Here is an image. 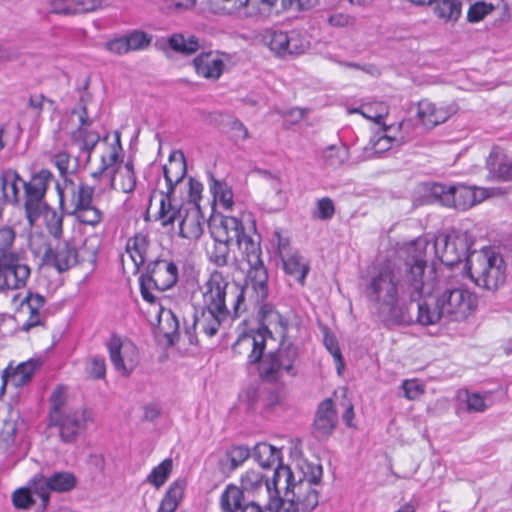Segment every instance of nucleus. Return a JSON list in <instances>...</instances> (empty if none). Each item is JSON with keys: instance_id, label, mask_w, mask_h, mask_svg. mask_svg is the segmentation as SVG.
Segmentation results:
<instances>
[{"instance_id": "f257e3e1", "label": "nucleus", "mask_w": 512, "mask_h": 512, "mask_svg": "<svg viewBox=\"0 0 512 512\" xmlns=\"http://www.w3.org/2000/svg\"><path fill=\"white\" fill-rule=\"evenodd\" d=\"M428 245L424 239L416 240L407 248V256L401 265L380 270L367 283L365 296L376 308L385 326L445 323L436 296L417 304L416 318L411 312L413 302L430 295L434 290L433 280L425 274Z\"/></svg>"}, {"instance_id": "f03ea898", "label": "nucleus", "mask_w": 512, "mask_h": 512, "mask_svg": "<svg viewBox=\"0 0 512 512\" xmlns=\"http://www.w3.org/2000/svg\"><path fill=\"white\" fill-rule=\"evenodd\" d=\"M266 299L258 301L255 297L260 304L257 315L259 327L242 334L232 349L239 354L248 352L247 362L258 364L261 380L276 383L283 373L296 376L294 363L299 353L298 347L288 339L287 319L272 304L266 303Z\"/></svg>"}, {"instance_id": "7ed1b4c3", "label": "nucleus", "mask_w": 512, "mask_h": 512, "mask_svg": "<svg viewBox=\"0 0 512 512\" xmlns=\"http://www.w3.org/2000/svg\"><path fill=\"white\" fill-rule=\"evenodd\" d=\"M323 467L318 462L301 459L295 470L287 465L275 468L266 508L269 512H312L319 504Z\"/></svg>"}, {"instance_id": "20e7f679", "label": "nucleus", "mask_w": 512, "mask_h": 512, "mask_svg": "<svg viewBox=\"0 0 512 512\" xmlns=\"http://www.w3.org/2000/svg\"><path fill=\"white\" fill-rule=\"evenodd\" d=\"M206 290L203 293V305L194 308L193 324L186 327L185 334L190 344L198 342L195 330L199 329L208 337L217 334L220 326L230 316L226 305L227 295L234 297L233 317L237 318L245 311V287L236 284L230 285L222 272L213 271L205 284Z\"/></svg>"}, {"instance_id": "39448f33", "label": "nucleus", "mask_w": 512, "mask_h": 512, "mask_svg": "<svg viewBox=\"0 0 512 512\" xmlns=\"http://www.w3.org/2000/svg\"><path fill=\"white\" fill-rule=\"evenodd\" d=\"M16 232L0 227V293L25 288L31 275L26 251L15 247Z\"/></svg>"}, {"instance_id": "423d86ee", "label": "nucleus", "mask_w": 512, "mask_h": 512, "mask_svg": "<svg viewBox=\"0 0 512 512\" xmlns=\"http://www.w3.org/2000/svg\"><path fill=\"white\" fill-rule=\"evenodd\" d=\"M178 281V267L172 259L162 254L149 259L144 264V271L139 277L140 293L142 298L150 303H158V298L152 290L166 291Z\"/></svg>"}, {"instance_id": "0eeeda50", "label": "nucleus", "mask_w": 512, "mask_h": 512, "mask_svg": "<svg viewBox=\"0 0 512 512\" xmlns=\"http://www.w3.org/2000/svg\"><path fill=\"white\" fill-rule=\"evenodd\" d=\"M236 243L243 259L249 264L245 278L246 288L256 294L258 301L264 300L269 295L268 272L261 258L260 242L245 233Z\"/></svg>"}, {"instance_id": "6e6552de", "label": "nucleus", "mask_w": 512, "mask_h": 512, "mask_svg": "<svg viewBox=\"0 0 512 512\" xmlns=\"http://www.w3.org/2000/svg\"><path fill=\"white\" fill-rule=\"evenodd\" d=\"M506 266L500 254L489 249L478 252L468 260V275L479 287L495 291L505 282Z\"/></svg>"}, {"instance_id": "1a4fd4ad", "label": "nucleus", "mask_w": 512, "mask_h": 512, "mask_svg": "<svg viewBox=\"0 0 512 512\" xmlns=\"http://www.w3.org/2000/svg\"><path fill=\"white\" fill-rule=\"evenodd\" d=\"M473 240L467 231L453 229L447 234L436 237L433 249L439 260L446 266L453 267L462 261L474 258L476 252H470Z\"/></svg>"}, {"instance_id": "9d476101", "label": "nucleus", "mask_w": 512, "mask_h": 512, "mask_svg": "<svg viewBox=\"0 0 512 512\" xmlns=\"http://www.w3.org/2000/svg\"><path fill=\"white\" fill-rule=\"evenodd\" d=\"M430 196L443 206L466 211L486 198V191L476 186L465 184L432 183L429 187Z\"/></svg>"}, {"instance_id": "9b49d317", "label": "nucleus", "mask_w": 512, "mask_h": 512, "mask_svg": "<svg viewBox=\"0 0 512 512\" xmlns=\"http://www.w3.org/2000/svg\"><path fill=\"white\" fill-rule=\"evenodd\" d=\"M438 305L443 310L445 323L459 322L468 318L478 305L475 294L467 289L456 287L446 288L436 295Z\"/></svg>"}, {"instance_id": "f8f14e48", "label": "nucleus", "mask_w": 512, "mask_h": 512, "mask_svg": "<svg viewBox=\"0 0 512 512\" xmlns=\"http://www.w3.org/2000/svg\"><path fill=\"white\" fill-rule=\"evenodd\" d=\"M52 180L53 174L47 169H41L33 174L29 181H23L24 208L30 224H33L41 216L43 205L47 204L44 198Z\"/></svg>"}, {"instance_id": "ddd939ff", "label": "nucleus", "mask_w": 512, "mask_h": 512, "mask_svg": "<svg viewBox=\"0 0 512 512\" xmlns=\"http://www.w3.org/2000/svg\"><path fill=\"white\" fill-rule=\"evenodd\" d=\"M92 421V413L85 407L69 410L55 415L49 420V426L58 429L60 440L65 444H74L85 433L88 422Z\"/></svg>"}, {"instance_id": "4468645a", "label": "nucleus", "mask_w": 512, "mask_h": 512, "mask_svg": "<svg viewBox=\"0 0 512 512\" xmlns=\"http://www.w3.org/2000/svg\"><path fill=\"white\" fill-rule=\"evenodd\" d=\"M34 493L41 500L43 509H46L50 500V492H68L76 487L77 479L71 472H56L46 478L42 474H36L30 481Z\"/></svg>"}, {"instance_id": "2eb2a0df", "label": "nucleus", "mask_w": 512, "mask_h": 512, "mask_svg": "<svg viewBox=\"0 0 512 512\" xmlns=\"http://www.w3.org/2000/svg\"><path fill=\"white\" fill-rule=\"evenodd\" d=\"M262 41L275 55L280 57L301 54L306 48L296 31L284 32L269 28L263 31Z\"/></svg>"}, {"instance_id": "dca6fc26", "label": "nucleus", "mask_w": 512, "mask_h": 512, "mask_svg": "<svg viewBox=\"0 0 512 512\" xmlns=\"http://www.w3.org/2000/svg\"><path fill=\"white\" fill-rule=\"evenodd\" d=\"M107 348L114 368L128 376L137 365L136 348L130 343H122L116 336L111 337Z\"/></svg>"}, {"instance_id": "f3484780", "label": "nucleus", "mask_w": 512, "mask_h": 512, "mask_svg": "<svg viewBox=\"0 0 512 512\" xmlns=\"http://www.w3.org/2000/svg\"><path fill=\"white\" fill-rule=\"evenodd\" d=\"M47 265L54 266L57 271L64 272L79 263L78 251L73 241H65L56 250L47 244L42 257Z\"/></svg>"}, {"instance_id": "a211bd4d", "label": "nucleus", "mask_w": 512, "mask_h": 512, "mask_svg": "<svg viewBox=\"0 0 512 512\" xmlns=\"http://www.w3.org/2000/svg\"><path fill=\"white\" fill-rule=\"evenodd\" d=\"M338 422L337 411L332 399L323 400L316 411L312 435L318 440H327L334 432Z\"/></svg>"}, {"instance_id": "6ab92c4d", "label": "nucleus", "mask_w": 512, "mask_h": 512, "mask_svg": "<svg viewBox=\"0 0 512 512\" xmlns=\"http://www.w3.org/2000/svg\"><path fill=\"white\" fill-rule=\"evenodd\" d=\"M220 508L222 512H264L254 499H247L234 484L227 485L221 494Z\"/></svg>"}, {"instance_id": "aec40b11", "label": "nucleus", "mask_w": 512, "mask_h": 512, "mask_svg": "<svg viewBox=\"0 0 512 512\" xmlns=\"http://www.w3.org/2000/svg\"><path fill=\"white\" fill-rule=\"evenodd\" d=\"M210 233L212 238H218L231 243L233 240L236 242L243 237L245 227L240 219L233 216H219V223L217 218H213L209 222Z\"/></svg>"}, {"instance_id": "412c9836", "label": "nucleus", "mask_w": 512, "mask_h": 512, "mask_svg": "<svg viewBox=\"0 0 512 512\" xmlns=\"http://www.w3.org/2000/svg\"><path fill=\"white\" fill-rule=\"evenodd\" d=\"M46 299L38 293L28 292L24 299L21 301V310L28 313V319L23 323L22 330L25 332L30 331L37 326H44L46 313L44 306Z\"/></svg>"}, {"instance_id": "4be33fe9", "label": "nucleus", "mask_w": 512, "mask_h": 512, "mask_svg": "<svg viewBox=\"0 0 512 512\" xmlns=\"http://www.w3.org/2000/svg\"><path fill=\"white\" fill-rule=\"evenodd\" d=\"M39 366L38 361L28 360L18 364L16 367L9 365L2 374V384L0 387V396L4 394L6 385L10 382L14 387H23L29 383Z\"/></svg>"}, {"instance_id": "5701e85b", "label": "nucleus", "mask_w": 512, "mask_h": 512, "mask_svg": "<svg viewBox=\"0 0 512 512\" xmlns=\"http://www.w3.org/2000/svg\"><path fill=\"white\" fill-rule=\"evenodd\" d=\"M23 179L14 169H5L0 174V218L6 205L19 204L18 182L23 183Z\"/></svg>"}, {"instance_id": "b1692460", "label": "nucleus", "mask_w": 512, "mask_h": 512, "mask_svg": "<svg viewBox=\"0 0 512 512\" xmlns=\"http://www.w3.org/2000/svg\"><path fill=\"white\" fill-rule=\"evenodd\" d=\"M489 178L498 182H512V153L493 150L486 163Z\"/></svg>"}, {"instance_id": "393cba45", "label": "nucleus", "mask_w": 512, "mask_h": 512, "mask_svg": "<svg viewBox=\"0 0 512 512\" xmlns=\"http://www.w3.org/2000/svg\"><path fill=\"white\" fill-rule=\"evenodd\" d=\"M101 0H50L49 13L70 16L96 10Z\"/></svg>"}, {"instance_id": "a878e982", "label": "nucleus", "mask_w": 512, "mask_h": 512, "mask_svg": "<svg viewBox=\"0 0 512 512\" xmlns=\"http://www.w3.org/2000/svg\"><path fill=\"white\" fill-rule=\"evenodd\" d=\"M203 234V216L200 207H192L185 210L179 223V236L181 238L196 241Z\"/></svg>"}, {"instance_id": "bb28decb", "label": "nucleus", "mask_w": 512, "mask_h": 512, "mask_svg": "<svg viewBox=\"0 0 512 512\" xmlns=\"http://www.w3.org/2000/svg\"><path fill=\"white\" fill-rule=\"evenodd\" d=\"M196 73L207 79H218L224 69V62L212 52H203L193 60Z\"/></svg>"}, {"instance_id": "cd10ccee", "label": "nucleus", "mask_w": 512, "mask_h": 512, "mask_svg": "<svg viewBox=\"0 0 512 512\" xmlns=\"http://www.w3.org/2000/svg\"><path fill=\"white\" fill-rule=\"evenodd\" d=\"M238 488L243 491L244 496H246V494L254 496L261 492H265L270 496L271 493H273L272 480L268 481L264 479V476L260 472L254 470L247 471L241 477V487Z\"/></svg>"}, {"instance_id": "c85d7f7f", "label": "nucleus", "mask_w": 512, "mask_h": 512, "mask_svg": "<svg viewBox=\"0 0 512 512\" xmlns=\"http://www.w3.org/2000/svg\"><path fill=\"white\" fill-rule=\"evenodd\" d=\"M187 174V164L184 154L181 151H174L170 154L168 164L163 166V176L166 182H182Z\"/></svg>"}, {"instance_id": "c756f323", "label": "nucleus", "mask_w": 512, "mask_h": 512, "mask_svg": "<svg viewBox=\"0 0 512 512\" xmlns=\"http://www.w3.org/2000/svg\"><path fill=\"white\" fill-rule=\"evenodd\" d=\"M434 15L446 23H456L462 15L461 0H435L433 2Z\"/></svg>"}, {"instance_id": "7c9ffc66", "label": "nucleus", "mask_w": 512, "mask_h": 512, "mask_svg": "<svg viewBox=\"0 0 512 512\" xmlns=\"http://www.w3.org/2000/svg\"><path fill=\"white\" fill-rule=\"evenodd\" d=\"M252 456L263 468H270L274 464H277L276 468L280 465H284L282 463L281 451L268 443L263 442L256 444Z\"/></svg>"}, {"instance_id": "2f4dec72", "label": "nucleus", "mask_w": 512, "mask_h": 512, "mask_svg": "<svg viewBox=\"0 0 512 512\" xmlns=\"http://www.w3.org/2000/svg\"><path fill=\"white\" fill-rule=\"evenodd\" d=\"M281 255L285 272L294 276L303 286L310 271L309 264L303 261V257L298 252L285 256L281 250Z\"/></svg>"}, {"instance_id": "473e14b6", "label": "nucleus", "mask_w": 512, "mask_h": 512, "mask_svg": "<svg viewBox=\"0 0 512 512\" xmlns=\"http://www.w3.org/2000/svg\"><path fill=\"white\" fill-rule=\"evenodd\" d=\"M158 329L169 343L173 344L178 339L179 321L176 315L170 309H164L162 306L158 312Z\"/></svg>"}, {"instance_id": "72a5a7b5", "label": "nucleus", "mask_w": 512, "mask_h": 512, "mask_svg": "<svg viewBox=\"0 0 512 512\" xmlns=\"http://www.w3.org/2000/svg\"><path fill=\"white\" fill-rule=\"evenodd\" d=\"M149 237L144 233H137L127 242V250L137 268L144 265L148 257Z\"/></svg>"}, {"instance_id": "f704fd0d", "label": "nucleus", "mask_w": 512, "mask_h": 512, "mask_svg": "<svg viewBox=\"0 0 512 512\" xmlns=\"http://www.w3.org/2000/svg\"><path fill=\"white\" fill-rule=\"evenodd\" d=\"M278 2L281 3V0H247L235 12L242 11V14L246 17L266 18L271 14L272 9L278 6ZM231 13H234V11Z\"/></svg>"}, {"instance_id": "c9c22d12", "label": "nucleus", "mask_w": 512, "mask_h": 512, "mask_svg": "<svg viewBox=\"0 0 512 512\" xmlns=\"http://www.w3.org/2000/svg\"><path fill=\"white\" fill-rule=\"evenodd\" d=\"M167 45L174 52L185 56H190L201 48L200 41L196 36L185 37L181 33L172 34L167 40Z\"/></svg>"}, {"instance_id": "e433bc0d", "label": "nucleus", "mask_w": 512, "mask_h": 512, "mask_svg": "<svg viewBox=\"0 0 512 512\" xmlns=\"http://www.w3.org/2000/svg\"><path fill=\"white\" fill-rule=\"evenodd\" d=\"M185 485L184 480H177L170 484L157 512H175L184 495Z\"/></svg>"}, {"instance_id": "4c0bfd02", "label": "nucleus", "mask_w": 512, "mask_h": 512, "mask_svg": "<svg viewBox=\"0 0 512 512\" xmlns=\"http://www.w3.org/2000/svg\"><path fill=\"white\" fill-rule=\"evenodd\" d=\"M71 140L80 146L82 151L87 152V160L100 140V135L95 131H89L84 127H78L71 134Z\"/></svg>"}, {"instance_id": "58836bf2", "label": "nucleus", "mask_w": 512, "mask_h": 512, "mask_svg": "<svg viewBox=\"0 0 512 512\" xmlns=\"http://www.w3.org/2000/svg\"><path fill=\"white\" fill-rule=\"evenodd\" d=\"M48 233L55 239H60L63 236V219L64 214L56 211L54 208L47 204L43 205L42 214Z\"/></svg>"}, {"instance_id": "ea45409f", "label": "nucleus", "mask_w": 512, "mask_h": 512, "mask_svg": "<svg viewBox=\"0 0 512 512\" xmlns=\"http://www.w3.org/2000/svg\"><path fill=\"white\" fill-rule=\"evenodd\" d=\"M173 199L161 198L160 208L156 215V220H159L163 227L173 225L174 222L182 217V206L173 203Z\"/></svg>"}, {"instance_id": "a19ab883", "label": "nucleus", "mask_w": 512, "mask_h": 512, "mask_svg": "<svg viewBox=\"0 0 512 512\" xmlns=\"http://www.w3.org/2000/svg\"><path fill=\"white\" fill-rule=\"evenodd\" d=\"M94 186H89L85 183H80L72 190L71 212H78L93 204Z\"/></svg>"}, {"instance_id": "79ce46f5", "label": "nucleus", "mask_w": 512, "mask_h": 512, "mask_svg": "<svg viewBox=\"0 0 512 512\" xmlns=\"http://www.w3.org/2000/svg\"><path fill=\"white\" fill-rule=\"evenodd\" d=\"M251 453L246 446H235L227 450L225 459L220 461L223 470L231 472L241 466L249 457Z\"/></svg>"}, {"instance_id": "37998d69", "label": "nucleus", "mask_w": 512, "mask_h": 512, "mask_svg": "<svg viewBox=\"0 0 512 512\" xmlns=\"http://www.w3.org/2000/svg\"><path fill=\"white\" fill-rule=\"evenodd\" d=\"M210 191L215 200H219L225 209H231L233 206V193L226 183L218 181L213 175H210Z\"/></svg>"}, {"instance_id": "c03bdc74", "label": "nucleus", "mask_w": 512, "mask_h": 512, "mask_svg": "<svg viewBox=\"0 0 512 512\" xmlns=\"http://www.w3.org/2000/svg\"><path fill=\"white\" fill-rule=\"evenodd\" d=\"M214 244L211 250L208 251L209 261L218 267L228 265V257L230 253V243L218 238H213Z\"/></svg>"}, {"instance_id": "a18cd8bd", "label": "nucleus", "mask_w": 512, "mask_h": 512, "mask_svg": "<svg viewBox=\"0 0 512 512\" xmlns=\"http://www.w3.org/2000/svg\"><path fill=\"white\" fill-rule=\"evenodd\" d=\"M322 158L327 166L340 167L348 159V149L345 146L331 145L323 151Z\"/></svg>"}, {"instance_id": "49530a36", "label": "nucleus", "mask_w": 512, "mask_h": 512, "mask_svg": "<svg viewBox=\"0 0 512 512\" xmlns=\"http://www.w3.org/2000/svg\"><path fill=\"white\" fill-rule=\"evenodd\" d=\"M172 460L165 459L158 466L154 467L147 476V482L155 486L161 487L168 479L172 470Z\"/></svg>"}, {"instance_id": "de8ad7c7", "label": "nucleus", "mask_w": 512, "mask_h": 512, "mask_svg": "<svg viewBox=\"0 0 512 512\" xmlns=\"http://www.w3.org/2000/svg\"><path fill=\"white\" fill-rule=\"evenodd\" d=\"M51 407L49 411V420L54 418L57 414L58 416L69 411L73 410V408L65 407L66 402V391L65 388L59 385L51 394L49 398Z\"/></svg>"}, {"instance_id": "09e8293b", "label": "nucleus", "mask_w": 512, "mask_h": 512, "mask_svg": "<svg viewBox=\"0 0 512 512\" xmlns=\"http://www.w3.org/2000/svg\"><path fill=\"white\" fill-rule=\"evenodd\" d=\"M418 117L426 126L434 127L446 120V117H436V106L428 101H421L418 106Z\"/></svg>"}, {"instance_id": "8fccbe9b", "label": "nucleus", "mask_w": 512, "mask_h": 512, "mask_svg": "<svg viewBox=\"0 0 512 512\" xmlns=\"http://www.w3.org/2000/svg\"><path fill=\"white\" fill-rule=\"evenodd\" d=\"M128 51H138L147 48L152 36L142 30H133L125 35Z\"/></svg>"}, {"instance_id": "3c124183", "label": "nucleus", "mask_w": 512, "mask_h": 512, "mask_svg": "<svg viewBox=\"0 0 512 512\" xmlns=\"http://www.w3.org/2000/svg\"><path fill=\"white\" fill-rule=\"evenodd\" d=\"M33 488L21 487L12 493V503L16 509L29 510L34 504L35 500L32 496Z\"/></svg>"}, {"instance_id": "603ef678", "label": "nucleus", "mask_w": 512, "mask_h": 512, "mask_svg": "<svg viewBox=\"0 0 512 512\" xmlns=\"http://www.w3.org/2000/svg\"><path fill=\"white\" fill-rule=\"evenodd\" d=\"M70 215L74 216L80 223L92 227L97 226L103 217L102 212L93 204L81 211L70 212Z\"/></svg>"}, {"instance_id": "864d4df0", "label": "nucleus", "mask_w": 512, "mask_h": 512, "mask_svg": "<svg viewBox=\"0 0 512 512\" xmlns=\"http://www.w3.org/2000/svg\"><path fill=\"white\" fill-rule=\"evenodd\" d=\"M495 6L492 3L478 1L470 5L467 12V21L469 23H478L489 15Z\"/></svg>"}, {"instance_id": "5fc2aeb1", "label": "nucleus", "mask_w": 512, "mask_h": 512, "mask_svg": "<svg viewBox=\"0 0 512 512\" xmlns=\"http://www.w3.org/2000/svg\"><path fill=\"white\" fill-rule=\"evenodd\" d=\"M263 396L264 389L256 386H249L241 395V401L245 404L248 411H253L258 407Z\"/></svg>"}, {"instance_id": "6e6d98bb", "label": "nucleus", "mask_w": 512, "mask_h": 512, "mask_svg": "<svg viewBox=\"0 0 512 512\" xmlns=\"http://www.w3.org/2000/svg\"><path fill=\"white\" fill-rule=\"evenodd\" d=\"M326 21L335 28H354L356 25V17L342 12L330 14Z\"/></svg>"}, {"instance_id": "4d7b16f0", "label": "nucleus", "mask_w": 512, "mask_h": 512, "mask_svg": "<svg viewBox=\"0 0 512 512\" xmlns=\"http://www.w3.org/2000/svg\"><path fill=\"white\" fill-rule=\"evenodd\" d=\"M117 172V168H109L106 165V156H101V166L97 171L91 173V177L95 181H101L102 179H107L110 187L114 188L115 183V175Z\"/></svg>"}, {"instance_id": "13d9d810", "label": "nucleus", "mask_w": 512, "mask_h": 512, "mask_svg": "<svg viewBox=\"0 0 512 512\" xmlns=\"http://www.w3.org/2000/svg\"><path fill=\"white\" fill-rule=\"evenodd\" d=\"M334 213L335 206L333 201L329 197H324L318 200L313 216L321 220H329L333 217Z\"/></svg>"}, {"instance_id": "bf43d9fd", "label": "nucleus", "mask_w": 512, "mask_h": 512, "mask_svg": "<svg viewBox=\"0 0 512 512\" xmlns=\"http://www.w3.org/2000/svg\"><path fill=\"white\" fill-rule=\"evenodd\" d=\"M88 375L93 379H102L106 375V364L103 357H91L86 368Z\"/></svg>"}, {"instance_id": "052dcab7", "label": "nucleus", "mask_w": 512, "mask_h": 512, "mask_svg": "<svg viewBox=\"0 0 512 512\" xmlns=\"http://www.w3.org/2000/svg\"><path fill=\"white\" fill-rule=\"evenodd\" d=\"M401 387L404 392V397L409 400L418 398L424 392L423 386L416 380H405Z\"/></svg>"}, {"instance_id": "680f3d73", "label": "nucleus", "mask_w": 512, "mask_h": 512, "mask_svg": "<svg viewBox=\"0 0 512 512\" xmlns=\"http://www.w3.org/2000/svg\"><path fill=\"white\" fill-rule=\"evenodd\" d=\"M318 2L319 0H281V7L284 10L296 9L302 11L313 8Z\"/></svg>"}, {"instance_id": "e2e57ef3", "label": "nucleus", "mask_w": 512, "mask_h": 512, "mask_svg": "<svg viewBox=\"0 0 512 512\" xmlns=\"http://www.w3.org/2000/svg\"><path fill=\"white\" fill-rule=\"evenodd\" d=\"M105 49L116 55H124L129 53L125 35L106 42Z\"/></svg>"}, {"instance_id": "0e129e2a", "label": "nucleus", "mask_w": 512, "mask_h": 512, "mask_svg": "<svg viewBox=\"0 0 512 512\" xmlns=\"http://www.w3.org/2000/svg\"><path fill=\"white\" fill-rule=\"evenodd\" d=\"M203 191V185L201 182L190 177L188 180V200L193 203V207H199V200Z\"/></svg>"}, {"instance_id": "69168bd1", "label": "nucleus", "mask_w": 512, "mask_h": 512, "mask_svg": "<svg viewBox=\"0 0 512 512\" xmlns=\"http://www.w3.org/2000/svg\"><path fill=\"white\" fill-rule=\"evenodd\" d=\"M324 344L329 352L332 354L335 361L338 363L337 370L338 373H341V369L343 368V360L341 351L339 349L338 343L333 336H325Z\"/></svg>"}, {"instance_id": "338daca9", "label": "nucleus", "mask_w": 512, "mask_h": 512, "mask_svg": "<svg viewBox=\"0 0 512 512\" xmlns=\"http://www.w3.org/2000/svg\"><path fill=\"white\" fill-rule=\"evenodd\" d=\"M466 404L469 412H483L487 408L485 398L478 393L468 394Z\"/></svg>"}, {"instance_id": "774afa93", "label": "nucleus", "mask_w": 512, "mask_h": 512, "mask_svg": "<svg viewBox=\"0 0 512 512\" xmlns=\"http://www.w3.org/2000/svg\"><path fill=\"white\" fill-rule=\"evenodd\" d=\"M231 137L235 142L244 141L249 138V132L246 126L238 119L230 123Z\"/></svg>"}]
</instances>
